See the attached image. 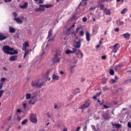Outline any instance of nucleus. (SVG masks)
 <instances>
[{"label":"nucleus","instance_id":"obj_1","mask_svg":"<svg viewBox=\"0 0 131 131\" xmlns=\"http://www.w3.org/2000/svg\"><path fill=\"white\" fill-rule=\"evenodd\" d=\"M2 51L6 55H16V54H18V51L14 50L13 48H10L8 46H3Z\"/></svg>","mask_w":131,"mask_h":131},{"label":"nucleus","instance_id":"obj_2","mask_svg":"<svg viewBox=\"0 0 131 131\" xmlns=\"http://www.w3.org/2000/svg\"><path fill=\"white\" fill-rule=\"evenodd\" d=\"M31 85L34 88V89H40L41 86L46 85L45 81H42L40 80H38L37 81L34 80L31 82Z\"/></svg>","mask_w":131,"mask_h":131},{"label":"nucleus","instance_id":"obj_3","mask_svg":"<svg viewBox=\"0 0 131 131\" xmlns=\"http://www.w3.org/2000/svg\"><path fill=\"white\" fill-rule=\"evenodd\" d=\"M53 7V5L52 4H46V5H40L39 7L36 9V12H45L46 11L45 8L46 9H50V8H52Z\"/></svg>","mask_w":131,"mask_h":131},{"label":"nucleus","instance_id":"obj_4","mask_svg":"<svg viewBox=\"0 0 131 131\" xmlns=\"http://www.w3.org/2000/svg\"><path fill=\"white\" fill-rule=\"evenodd\" d=\"M47 38H49L48 40V43L51 42V41H54V39H55V36H53V30H49Z\"/></svg>","mask_w":131,"mask_h":131},{"label":"nucleus","instance_id":"obj_5","mask_svg":"<svg viewBox=\"0 0 131 131\" xmlns=\"http://www.w3.org/2000/svg\"><path fill=\"white\" fill-rule=\"evenodd\" d=\"M30 120L32 123H37V117L36 114H31L30 115Z\"/></svg>","mask_w":131,"mask_h":131},{"label":"nucleus","instance_id":"obj_6","mask_svg":"<svg viewBox=\"0 0 131 131\" xmlns=\"http://www.w3.org/2000/svg\"><path fill=\"white\" fill-rule=\"evenodd\" d=\"M80 42H81V40L78 38V37H77L75 39V43L74 45V47L76 48V49H79L81 46Z\"/></svg>","mask_w":131,"mask_h":131},{"label":"nucleus","instance_id":"obj_7","mask_svg":"<svg viewBox=\"0 0 131 131\" xmlns=\"http://www.w3.org/2000/svg\"><path fill=\"white\" fill-rule=\"evenodd\" d=\"M110 48L113 50L114 53H117V50L119 49V43H116L113 46H111Z\"/></svg>","mask_w":131,"mask_h":131},{"label":"nucleus","instance_id":"obj_8","mask_svg":"<svg viewBox=\"0 0 131 131\" xmlns=\"http://www.w3.org/2000/svg\"><path fill=\"white\" fill-rule=\"evenodd\" d=\"M37 102V98L35 96H32L29 101V104L30 105H34Z\"/></svg>","mask_w":131,"mask_h":131},{"label":"nucleus","instance_id":"obj_9","mask_svg":"<svg viewBox=\"0 0 131 131\" xmlns=\"http://www.w3.org/2000/svg\"><path fill=\"white\" fill-rule=\"evenodd\" d=\"M22 19H24V17L21 16V17H16L15 18H13L14 21H15L16 23L18 24H22L23 23V20H22Z\"/></svg>","mask_w":131,"mask_h":131},{"label":"nucleus","instance_id":"obj_10","mask_svg":"<svg viewBox=\"0 0 131 131\" xmlns=\"http://www.w3.org/2000/svg\"><path fill=\"white\" fill-rule=\"evenodd\" d=\"M130 35L129 33L127 32L121 35L120 37L125 38V39H129V38H130Z\"/></svg>","mask_w":131,"mask_h":131},{"label":"nucleus","instance_id":"obj_11","mask_svg":"<svg viewBox=\"0 0 131 131\" xmlns=\"http://www.w3.org/2000/svg\"><path fill=\"white\" fill-rule=\"evenodd\" d=\"M61 57L58 56L57 54L54 55V58L53 59V63H58L60 62Z\"/></svg>","mask_w":131,"mask_h":131},{"label":"nucleus","instance_id":"obj_12","mask_svg":"<svg viewBox=\"0 0 131 131\" xmlns=\"http://www.w3.org/2000/svg\"><path fill=\"white\" fill-rule=\"evenodd\" d=\"M103 13H104L106 16H110V15H111V11H110V9L107 8H104Z\"/></svg>","mask_w":131,"mask_h":131},{"label":"nucleus","instance_id":"obj_13","mask_svg":"<svg viewBox=\"0 0 131 131\" xmlns=\"http://www.w3.org/2000/svg\"><path fill=\"white\" fill-rule=\"evenodd\" d=\"M90 106V103L89 102H85L83 105H82L80 108L81 110H84V109L88 108Z\"/></svg>","mask_w":131,"mask_h":131},{"label":"nucleus","instance_id":"obj_14","mask_svg":"<svg viewBox=\"0 0 131 131\" xmlns=\"http://www.w3.org/2000/svg\"><path fill=\"white\" fill-rule=\"evenodd\" d=\"M53 80H59L60 79V76L58 74H53L52 75Z\"/></svg>","mask_w":131,"mask_h":131},{"label":"nucleus","instance_id":"obj_15","mask_svg":"<svg viewBox=\"0 0 131 131\" xmlns=\"http://www.w3.org/2000/svg\"><path fill=\"white\" fill-rule=\"evenodd\" d=\"M7 38H8V36L5 35L3 33H0L1 41H3V40H5V39H7Z\"/></svg>","mask_w":131,"mask_h":131},{"label":"nucleus","instance_id":"obj_16","mask_svg":"<svg viewBox=\"0 0 131 131\" xmlns=\"http://www.w3.org/2000/svg\"><path fill=\"white\" fill-rule=\"evenodd\" d=\"M28 47H29V43H28V42H25V43L23 45V51H26Z\"/></svg>","mask_w":131,"mask_h":131},{"label":"nucleus","instance_id":"obj_17","mask_svg":"<svg viewBox=\"0 0 131 131\" xmlns=\"http://www.w3.org/2000/svg\"><path fill=\"white\" fill-rule=\"evenodd\" d=\"M76 52V49L73 48L72 51L67 50L66 51V54H67V55H69L70 54H73Z\"/></svg>","mask_w":131,"mask_h":131},{"label":"nucleus","instance_id":"obj_18","mask_svg":"<svg viewBox=\"0 0 131 131\" xmlns=\"http://www.w3.org/2000/svg\"><path fill=\"white\" fill-rule=\"evenodd\" d=\"M24 51H25L24 59H25V58L26 57V56H27V55H29V54H30V52L32 51V50L28 49Z\"/></svg>","mask_w":131,"mask_h":131},{"label":"nucleus","instance_id":"obj_19","mask_svg":"<svg viewBox=\"0 0 131 131\" xmlns=\"http://www.w3.org/2000/svg\"><path fill=\"white\" fill-rule=\"evenodd\" d=\"M76 67V66H70V68H69V71L70 72V73H73L74 72V68Z\"/></svg>","mask_w":131,"mask_h":131},{"label":"nucleus","instance_id":"obj_20","mask_svg":"<svg viewBox=\"0 0 131 131\" xmlns=\"http://www.w3.org/2000/svg\"><path fill=\"white\" fill-rule=\"evenodd\" d=\"M9 30L10 33H15L16 32V29L13 27H9Z\"/></svg>","mask_w":131,"mask_h":131},{"label":"nucleus","instance_id":"obj_21","mask_svg":"<svg viewBox=\"0 0 131 131\" xmlns=\"http://www.w3.org/2000/svg\"><path fill=\"white\" fill-rule=\"evenodd\" d=\"M77 56L78 58L81 59L83 57V54L80 50H78V53H77Z\"/></svg>","mask_w":131,"mask_h":131},{"label":"nucleus","instance_id":"obj_22","mask_svg":"<svg viewBox=\"0 0 131 131\" xmlns=\"http://www.w3.org/2000/svg\"><path fill=\"white\" fill-rule=\"evenodd\" d=\"M117 80H118V77L116 76L115 77V79H111L110 80V82L111 83H112V84H114V83H115V82H116V81H117Z\"/></svg>","mask_w":131,"mask_h":131},{"label":"nucleus","instance_id":"obj_23","mask_svg":"<svg viewBox=\"0 0 131 131\" xmlns=\"http://www.w3.org/2000/svg\"><path fill=\"white\" fill-rule=\"evenodd\" d=\"M28 7V3L27 2H26L23 5H20L19 8L21 9H26Z\"/></svg>","mask_w":131,"mask_h":131},{"label":"nucleus","instance_id":"obj_24","mask_svg":"<svg viewBox=\"0 0 131 131\" xmlns=\"http://www.w3.org/2000/svg\"><path fill=\"white\" fill-rule=\"evenodd\" d=\"M16 60H17V56L16 55L12 56L9 58V61H16Z\"/></svg>","mask_w":131,"mask_h":131},{"label":"nucleus","instance_id":"obj_25","mask_svg":"<svg viewBox=\"0 0 131 131\" xmlns=\"http://www.w3.org/2000/svg\"><path fill=\"white\" fill-rule=\"evenodd\" d=\"M49 73H50V71H48L45 74V77L46 78V80H48L49 81H50L51 80V78L49 77Z\"/></svg>","mask_w":131,"mask_h":131},{"label":"nucleus","instance_id":"obj_26","mask_svg":"<svg viewBox=\"0 0 131 131\" xmlns=\"http://www.w3.org/2000/svg\"><path fill=\"white\" fill-rule=\"evenodd\" d=\"M77 61H78L77 57H75L71 59V63H73V64H76L77 63Z\"/></svg>","mask_w":131,"mask_h":131},{"label":"nucleus","instance_id":"obj_27","mask_svg":"<svg viewBox=\"0 0 131 131\" xmlns=\"http://www.w3.org/2000/svg\"><path fill=\"white\" fill-rule=\"evenodd\" d=\"M85 35H86V39L87 41H90L91 40V38H90V33L89 32H86L85 33Z\"/></svg>","mask_w":131,"mask_h":131},{"label":"nucleus","instance_id":"obj_28","mask_svg":"<svg viewBox=\"0 0 131 131\" xmlns=\"http://www.w3.org/2000/svg\"><path fill=\"white\" fill-rule=\"evenodd\" d=\"M116 23L117 25H119V26H120V25H123L124 22L120 20H117L116 21Z\"/></svg>","mask_w":131,"mask_h":131},{"label":"nucleus","instance_id":"obj_29","mask_svg":"<svg viewBox=\"0 0 131 131\" xmlns=\"http://www.w3.org/2000/svg\"><path fill=\"white\" fill-rule=\"evenodd\" d=\"M121 67H122V64H119L118 66H116V67H115V70H116V71H117V70H118V69H120Z\"/></svg>","mask_w":131,"mask_h":131},{"label":"nucleus","instance_id":"obj_30","mask_svg":"<svg viewBox=\"0 0 131 131\" xmlns=\"http://www.w3.org/2000/svg\"><path fill=\"white\" fill-rule=\"evenodd\" d=\"M31 94L30 93H27L26 95V99L27 100H29V99H31Z\"/></svg>","mask_w":131,"mask_h":131},{"label":"nucleus","instance_id":"obj_31","mask_svg":"<svg viewBox=\"0 0 131 131\" xmlns=\"http://www.w3.org/2000/svg\"><path fill=\"white\" fill-rule=\"evenodd\" d=\"M75 24H76V23H74L73 25H72L71 27H70L68 29V31H71V30H72V29H73L74 27H75Z\"/></svg>","mask_w":131,"mask_h":131},{"label":"nucleus","instance_id":"obj_32","mask_svg":"<svg viewBox=\"0 0 131 131\" xmlns=\"http://www.w3.org/2000/svg\"><path fill=\"white\" fill-rule=\"evenodd\" d=\"M79 93H80V90L79 89H76L74 91V95H76V94H78Z\"/></svg>","mask_w":131,"mask_h":131},{"label":"nucleus","instance_id":"obj_33","mask_svg":"<svg viewBox=\"0 0 131 131\" xmlns=\"http://www.w3.org/2000/svg\"><path fill=\"white\" fill-rule=\"evenodd\" d=\"M7 80V79L5 77H3L2 78V79H1V81L2 82V83H3V84H4V83Z\"/></svg>","mask_w":131,"mask_h":131},{"label":"nucleus","instance_id":"obj_34","mask_svg":"<svg viewBox=\"0 0 131 131\" xmlns=\"http://www.w3.org/2000/svg\"><path fill=\"white\" fill-rule=\"evenodd\" d=\"M5 93V91L1 90H0V99L3 97V95H4V93Z\"/></svg>","mask_w":131,"mask_h":131},{"label":"nucleus","instance_id":"obj_35","mask_svg":"<svg viewBox=\"0 0 131 131\" xmlns=\"http://www.w3.org/2000/svg\"><path fill=\"white\" fill-rule=\"evenodd\" d=\"M28 121V120L25 119L22 121L21 124H23V125H24V124H26V123H27Z\"/></svg>","mask_w":131,"mask_h":131},{"label":"nucleus","instance_id":"obj_36","mask_svg":"<svg viewBox=\"0 0 131 131\" xmlns=\"http://www.w3.org/2000/svg\"><path fill=\"white\" fill-rule=\"evenodd\" d=\"M113 126H116V127H117V128H119V127H120V126H121V125H120V124H113Z\"/></svg>","mask_w":131,"mask_h":131},{"label":"nucleus","instance_id":"obj_37","mask_svg":"<svg viewBox=\"0 0 131 131\" xmlns=\"http://www.w3.org/2000/svg\"><path fill=\"white\" fill-rule=\"evenodd\" d=\"M110 74L111 75H114V70H113V69H111L110 70Z\"/></svg>","mask_w":131,"mask_h":131},{"label":"nucleus","instance_id":"obj_38","mask_svg":"<svg viewBox=\"0 0 131 131\" xmlns=\"http://www.w3.org/2000/svg\"><path fill=\"white\" fill-rule=\"evenodd\" d=\"M17 13L16 12H13L12 13V16L14 17L13 19H15V18H17Z\"/></svg>","mask_w":131,"mask_h":131},{"label":"nucleus","instance_id":"obj_39","mask_svg":"<svg viewBox=\"0 0 131 131\" xmlns=\"http://www.w3.org/2000/svg\"><path fill=\"white\" fill-rule=\"evenodd\" d=\"M126 11H127L126 9H123L121 12V14H125L126 13Z\"/></svg>","mask_w":131,"mask_h":131},{"label":"nucleus","instance_id":"obj_40","mask_svg":"<svg viewBox=\"0 0 131 131\" xmlns=\"http://www.w3.org/2000/svg\"><path fill=\"white\" fill-rule=\"evenodd\" d=\"M3 70H4L5 74H7V72L8 71V69H7L6 67H3Z\"/></svg>","mask_w":131,"mask_h":131},{"label":"nucleus","instance_id":"obj_41","mask_svg":"<svg viewBox=\"0 0 131 131\" xmlns=\"http://www.w3.org/2000/svg\"><path fill=\"white\" fill-rule=\"evenodd\" d=\"M91 127H92V129H93V130H94V131H97V130L96 129V126H95V125H91Z\"/></svg>","mask_w":131,"mask_h":131},{"label":"nucleus","instance_id":"obj_42","mask_svg":"<svg viewBox=\"0 0 131 131\" xmlns=\"http://www.w3.org/2000/svg\"><path fill=\"white\" fill-rule=\"evenodd\" d=\"M23 107H24V109H26V107H27V103H23Z\"/></svg>","mask_w":131,"mask_h":131},{"label":"nucleus","instance_id":"obj_43","mask_svg":"<svg viewBox=\"0 0 131 131\" xmlns=\"http://www.w3.org/2000/svg\"><path fill=\"white\" fill-rule=\"evenodd\" d=\"M33 63L34 64H38V63H39V61L37 59H35L33 61Z\"/></svg>","mask_w":131,"mask_h":131},{"label":"nucleus","instance_id":"obj_44","mask_svg":"<svg viewBox=\"0 0 131 131\" xmlns=\"http://www.w3.org/2000/svg\"><path fill=\"white\" fill-rule=\"evenodd\" d=\"M83 34H84V32H83V30L80 31V35L81 36H83Z\"/></svg>","mask_w":131,"mask_h":131},{"label":"nucleus","instance_id":"obj_45","mask_svg":"<svg viewBox=\"0 0 131 131\" xmlns=\"http://www.w3.org/2000/svg\"><path fill=\"white\" fill-rule=\"evenodd\" d=\"M86 21H88V18H86V17H83L82 21L83 22H86Z\"/></svg>","mask_w":131,"mask_h":131},{"label":"nucleus","instance_id":"obj_46","mask_svg":"<svg viewBox=\"0 0 131 131\" xmlns=\"http://www.w3.org/2000/svg\"><path fill=\"white\" fill-rule=\"evenodd\" d=\"M100 8L101 10H104V5L103 4H101L100 5Z\"/></svg>","mask_w":131,"mask_h":131},{"label":"nucleus","instance_id":"obj_47","mask_svg":"<svg viewBox=\"0 0 131 131\" xmlns=\"http://www.w3.org/2000/svg\"><path fill=\"white\" fill-rule=\"evenodd\" d=\"M79 29H81V27H77L76 28V32H78V30H79Z\"/></svg>","mask_w":131,"mask_h":131},{"label":"nucleus","instance_id":"obj_48","mask_svg":"<svg viewBox=\"0 0 131 131\" xmlns=\"http://www.w3.org/2000/svg\"><path fill=\"white\" fill-rule=\"evenodd\" d=\"M55 55H57L58 57L61 56V51H58Z\"/></svg>","mask_w":131,"mask_h":131},{"label":"nucleus","instance_id":"obj_49","mask_svg":"<svg viewBox=\"0 0 131 131\" xmlns=\"http://www.w3.org/2000/svg\"><path fill=\"white\" fill-rule=\"evenodd\" d=\"M127 126L128 127H129V128H131V124H130V122H128L127 123Z\"/></svg>","mask_w":131,"mask_h":131},{"label":"nucleus","instance_id":"obj_50","mask_svg":"<svg viewBox=\"0 0 131 131\" xmlns=\"http://www.w3.org/2000/svg\"><path fill=\"white\" fill-rule=\"evenodd\" d=\"M80 128H81V127H80V126L77 127L76 128V129L75 130V131H80Z\"/></svg>","mask_w":131,"mask_h":131},{"label":"nucleus","instance_id":"obj_51","mask_svg":"<svg viewBox=\"0 0 131 131\" xmlns=\"http://www.w3.org/2000/svg\"><path fill=\"white\" fill-rule=\"evenodd\" d=\"M4 2L7 3H11L12 2V0H4Z\"/></svg>","mask_w":131,"mask_h":131},{"label":"nucleus","instance_id":"obj_52","mask_svg":"<svg viewBox=\"0 0 131 131\" xmlns=\"http://www.w3.org/2000/svg\"><path fill=\"white\" fill-rule=\"evenodd\" d=\"M114 30L115 31H116V32H118V31H119V28H115Z\"/></svg>","mask_w":131,"mask_h":131},{"label":"nucleus","instance_id":"obj_53","mask_svg":"<svg viewBox=\"0 0 131 131\" xmlns=\"http://www.w3.org/2000/svg\"><path fill=\"white\" fill-rule=\"evenodd\" d=\"M43 0H38V4H43Z\"/></svg>","mask_w":131,"mask_h":131},{"label":"nucleus","instance_id":"obj_54","mask_svg":"<svg viewBox=\"0 0 131 131\" xmlns=\"http://www.w3.org/2000/svg\"><path fill=\"white\" fill-rule=\"evenodd\" d=\"M97 101L99 103L100 105H103V102H101V101L99 99H97Z\"/></svg>","mask_w":131,"mask_h":131},{"label":"nucleus","instance_id":"obj_55","mask_svg":"<svg viewBox=\"0 0 131 131\" xmlns=\"http://www.w3.org/2000/svg\"><path fill=\"white\" fill-rule=\"evenodd\" d=\"M95 9H96V7H91V8H90V11L93 10H95Z\"/></svg>","mask_w":131,"mask_h":131},{"label":"nucleus","instance_id":"obj_56","mask_svg":"<svg viewBox=\"0 0 131 131\" xmlns=\"http://www.w3.org/2000/svg\"><path fill=\"white\" fill-rule=\"evenodd\" d=\"M3 85H4V84H3V83H1L0 84V90H2L3 89Z\"/></svg>","mask_w":131,"mask_h":131},{"label":"nucleus","instance_id":"obj_57","mask_svg":"<svg viewBox=\"0 0 131 131\" xmlns=\"http://www.w3.org/2000/svg\"><path fill=\"white\" fill-rule=\"evenodd\" d=\"M122 91H123V89L122 88H120L118 90V92H122Z\"/></svg>","mask_w":131,"mask_h":131},{"label":"nucleus","instance_id":"obj_58","mask_svg":"<svg viewBox=\"0 0 131 131\" xmlns=\"http://www.w3.org/2000/svg\"><path fill=\"white\" fill-rule=\"evenodd\" d=\"M86 128H87V127H86V125H84V127L83 128V131L86 130Z\"/></svg>","mask_w":131,"mask_h":131},{"label":"nucleus","instance_id":"obj_59","mask_svg":"<svg viewBox=\"0 0 131 131\" xmlns=\"http://www.w3.org/2000/svg\"><path fill=\"white\" fill-rule=\"evenodd\" d=\"M101 59H102V60H105L106 59V56H102L101 57Z\"/></svg>","mask_w":131,"mask_h":131},{"label":"nucleus","instance_id":"obj_60","mask_svg":"<svg viewBox=\"0 0 131 131\" xmlns=\"http://www.w3.org/2000/svg\"><path fill=\"white\" fill-rule=\"evenodd\" d=\"M17 112L18 113H21V112H22V111H21V110H20V109H18V110H17Z\"/></svg>","mask_w":131,"mask_h":131},{"label":"nucleus","instance_id":"obj_61","mask_svg":"<svg viewBox=\"0 0 131 131\" xmlns=\"http://www.w3.org/2000/svg\"><path fill=\"white\" fill-rule=\"evenodd\" d=\"M100 94H101V92H100L99 93H97L95 96L98 98V97H100Z\"/></svg>","mask_w":131,"mask_h":131},{"label":"nucleus","instance_id":"obj_62","mask_svg":"<svg viewBox=\"0 0 131 131\" xmlns=\"http://www.w3.org/2000/svg\"><path fill=\"white\" fill-rule=\"evenodd\" d=\"M7 95L8 96H10L11 95V91H8L7 93Z\"/></svg>","mask_w":131,"mask_h":131},{"label":"nucleus","instance_id":"obj_63","mask_svg":"<svg viewBox=\"0 0 131 131\" xmlns=\"http://www.w3.org/2000/svg\"><path fill=\"white\" fill-rule=\"evenodd\" d=\"M47 115L48 117H49V118H51V115L50 114V113H47Z\"/></svg>","mask_w":131,"mask_h":131},{"label":"nucleus","instance_id":"obj_64","mask_svg":"<svg viewBox=\"0 0 131 131\" xmlns=\"http://www.w3.org/2000/svg\"><path fill=\"white\" fill-rule=\"evenodd\" d=\"M97 32H98V31H95V30H93V34H94V35L96 34Z\"/></svg>","mask_w":131,"mask_h":131}]
</instances>
